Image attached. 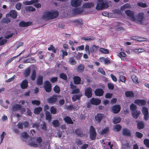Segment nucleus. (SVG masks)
I'll use <instances>...</instances> for the list:
<instances>
[{"label": "nucleus", "mask_w": 149, "mask_h": 149, "mask_svg": "<svg viewBox=\"0 0 149 149\" xmlns=\"http://www.w3.org/2000/svg\"><path fill=\"white\" fill-rule=\"evenodd\" d=\"M36 142L34 141V139L32 138L28 142V145L32 147H37L40 146V143L42 142V139L40 137L36 139Z\"/></svg>", "instance_id": "nucleus-5"}, {"label": "nucleus", "mask_w": 149, "mask_h": 149, "mask_svg": "<svg viewBox=\"0 0 149 149\" xmlns=\"http://www.w3.org/2000/svg\"><path fill=\"white\" fill-rule=\"evenodd\" d=\"M36 77V72L35 71H33L32 72V75L31 76V79L34 80H35Z\"/></svg>", "instance_id": "nucleus-62"}, {"label": "nucleus", "mask_w": 149, "mask_h": 149, "mask_svg": "<svg viewBox=\"0 0 149 149\" xmlns=\"http://www.w3.org/2000/svg\"><path fill=\"white\" fill-rule=\"evenodd\" d=\"M17 12L15 10H12L6 15V16L7 17H10L13 19H15L17 17Z\"/></svg>", "instance_id": "nucleus-10"}, {"label": "nucleus", "mask_w": 149, "mask_h": 149, "mask_svg": "<svg viewBox=\"0 0 149 149\" xmlns=\"http://www.w3.org/2000/svg\"><path fill=\"white\" fill-rule=\"evenodd\" d=\"M24 52V51H23L21 53H20L18 55L16 56H14L13 57H12V58H11L10 59H8L7 61L6 62V63L7 64H8V63H10L11 62H12L13 60H14L15 58H16V57H17L18 56H20L22 54L23 52Z\"/></svg>", "instance_id": "nucleus-32"}, {"label": "nucleus", "mask_w": 149, "mask_h": 149, "mask_svg": "<svg viewBox=\"0 0 149 149\" xmlns=\"http://www.w3.org/2000/svg\"><path fill=\"white\" fill-rule=\"evenodd\" d=\"M100 51L102 53L105 54H107L108 53V50L106 49L101 48L100 49Z\"/></svg>", "instance_id": "nucleus-52"}, {"label": "nucleus", "mask_w": 149, "mask_h": 149, "mask_svg": "<svg viewBox=\"0 0 149 149\" xmlns=\"http://www.w3.org/2000/svg\"><path fill=\"white\" fill-rule=\"evenodd\" d=\"M109 128L108 127H106L104 128L103 129L101 132V134H106L109 131Z\"/></svg>", "instance_id": "nucleus-47"}, {"label": "nucleus", "mask_w": 149, "mask_h": 149, "mask_svg": "<svg viewBox=\"0 0 149 149\" xmlns=\"http://www.w3.org/2000/svg\"><path fill=\"white\" fill-rule=\"evenodd\" d=\"M148 109L145 107L142 108V111L144 115V119L146 120H147L148 118Z\"/></svg>", "instance_id": "nucleus-11"}, {"label": "nucleus", "mask_w": 149, "mask_h": 149, "mask_svg": "<svg viewBox=\"0 0 149 149\" xmlns=\"http://www.w3.org/2000/svg\"><path fill=\"white\" fill-rule=\"evenodd\" d=\"M140 113V111H136L132 113V115L133 117L136 119L139 116Z\"/></svg>", "instance_id": "nucleus-26"}, {"label": "nucleus", "mask_w": 149, "mask_h": 149, "mask_svg": "<svg viewBox=\"0 0 149 149\" xmlns=\"http://www.w3.org/2000/svg\"><path fill=\"white\" fill-rule=\"evenodd\" d=\"M120 81L123 82H125L126 81V78L123 76L121 75L120 76Z\"/></svg>", "instance_id": "nucleus-59"}, {"label": "nucleus", "mask_w": 149, "mask_h": 149, "mask_svg": "<svg viewBox=\"0 0 149 149\" xmlns=\"http://www.w3.org/2000/svg\"><path fill=\"white\" fill-rule=\"evenodd\" d=\"M125 95L127 97H134V94L132 91H127L125 92Z\"/></svg>", "instance_id": "nucleus-31"}, {"label": "nucleus", "mask_w": 149, "mask_h": 149, "mask_svg": "<svg viewBox=\"0 0 149 149\" xmlns=\"http://www.w3.org/2000/svg\"><path fill=\"white\" fill-rule=\"evenodd\" d=\"M58 15V12L54 10L50 11H46L43 13L42 18L45 20H48L56 17Z\"/></svg>", "instance_id": "nucleus-2"}, {"label": "nucleus", "mask_w": 149, "mask_h": 149, "mask_svg": "<svg viewBox=\"0 0 149 149\" xmlns=\"http://www.w3.org/2000/svg\"><path fill=\"white\" fill-rule=\"evenodd\" d=\"M132 79L133 81L135 83L138 82V79L137 77L135 75H133L132 76Z\"/></svg>", "instance_id": "nucleus-48"}, {"label": "nucleus", "mask_w": 149, "mask_h": 149, "mask_svg": "<svg viewBox=\"0 0 149 149\" xmlns=\"http://www.w3.org/2000/svg\"><path fill=\"white\" fill-rule=\"evenodd\" d=\"M45 114L46 119L50 121L51 120V117L49 112L46 111Z\"/></svg>", "instance_id": "nucleus-38"}, {"label": "nucleus", "mask_w": 149, "mask_h": 149, "mask_svg": "<svg viewBox=\"0 0 149 149\" xmlns=\"http://www.w3.org/2000/svg\"><path fill=\"white\" fill-rule=\"evenodd\" d=\"M83 11L82 8H77L74 9L72 10V12L73 13L75 14H82Z\"/></svg>", "instance_id": "nucleus-16"}, {"label": "nucleus", "mask_w": 149, "mask_h": 149, "mask_svg": "<svg viewBox=\"0 0 149 149\" xmlns=\"http://www.w3.org/2000/svg\"><path fill=\"white\" fill-rule=\"evenodd\" d=\"M32 22H25L24 21L21 22L19 24V25L21 27H26L31 25Z\"/></svg>", "instance_id": "nucleus-21"}, {"label": "nucleus", "mask_w": 149, "mask_h": 149, "mask_svg": "<svg viewBox=\"0 0 149 149\" xmlns=\"http://www.w3.org/2000/svg\"><path fill=\"white\" fill-rule=\"evenodd\" d=\"M54 91L56 93H58L60 92V89L59 87L56 85L54 88Z\"/></svg>", "instance_id": "nucleus-57"}, {"label": "nucleus", "mask_w": 149, "mask_h": 149, "mask_svg": "<svg viewBox=\"0 0 149 149\" xmlns=\"http://www.w3.org/2000/svg\"><path fill=\"white\" fill-rule=\"evenodd\" d=\"M26 11L33 12L35 11L36 9L31 6H28L26 8Z\"/></svg>", "instance_id": "nucleus-33"}, {"label": "nucleus", "mask_w": 149, "mask_h": 149, "mask_svg": "<svg viewBox=\"0 0 149 149\" xmlns=\"http://www.w3.org/2000/svg\"><path fill=\"white\" fill-rule=\"evenodd\" d=\"M6 134V133L4 132H3L0 135V138L1 141H0V144L3 141L4 138V136Z\"/></svg>", "instance_id": "nucleus-40"}, {"label": "nucleus", "mask_w": 149, "mask_h": 149, "mask_svg": "<svg viewBox=\"0 0 149 149\" xmlns=\"http://www.w3.org/2000/svg\"><path fill=\"white\" fill-rule=\"evenodd\" d=\"M57 99V98L54 95L53 97L49 98L48 101L49 103H53L56 102Z\"/></svg>", "instance_id": "nucleus-27"}, {"label": "nucleus", "mask_w": 149, "mask_h": 149, "mask_svg": "<svg viewBox=\"0 0 149 149\" xmlns=\"http://www.w3.org/2000/svg\"><path fill=\"white\" fill-rule=\"evenodd\" d=\"M30 68H27L26 70L24 73V75L26 77H27L28 76L30 73Z\"/></svg>", "instance_id": "nucleus-50"}, {"label": "nucleus", "mask_w": 149, "mask_h": 149, "mask_svg": "<svg viewBox=\"0 0 149 149\" xmlns=\"http://www.w3.org/2000/svg\"><path fill=\"white\" fill-rule=\"evenodd\" d=\"M121 24L120 22H117L116 23V29L118 31H120V30H123V28L120 26V25Z\"/></svg>", "instance_id": "nucleus-29"}, {"label": "nucleus", "mask_w": 149, "mask_h": 149, "mask_svg": "<svg viewBox=\"0 0 149 149\" xmlns=\"http://www.w3.org/2000/svg\"><path fill=\"white\" fill-rule=\"evenodd\" d=\"M121 127L119 125H117L113 127L114 130L117 131H119L121 129Z\"/></svg>", "instance_id": "nucleus-45"}, {"label": "nucleus", "mask_w": 149, "mask_h": 149, "mask_svg": "<svg viewBox=\"0 0 149 149\" xmlns=\"http://www.w3.org/2000/svg\"><path fill=\"white\" fill-rule=\"evenodd\" d=\"M71 88L72 89L71 93L74 94L72 97V99L73 102L77 100H79L81 96V93H79V89L76 87L75 85H74L72 83L70 84Z\"/></svg>", "instance_id": "nucleus-3"}, {"label": "nucleus", "mask_w": 149, "mask_h": 149, "mask_svg": "<svg viewBox=\"0 0 149 149\" xmlns=\"http://www.w3.org/2000/svg\"><path fill=\"white\" fill-rule=\"evenodd\" d=\"M92 89L90 87L87 88L85 91V94L87 97L89 98L92 95Z\"/></svg>", "instance_id": "nucleus-14"}, {"label": "nucleus", "mask_w": 149, "mask_h": 149, "mask_svg": "<svg viewBox=\"0 0 149 149\" xmlns=\"http://www.w3.org/2000/svg\"><path fill=\"white\" fill-rule=\"evenodd\" d=\"M134 103L138 105L142 106L146 104V101L144 100H134Z\"/></svg>", "instance_id": "nucleus-15"}, {"label": "nucleus", "mask_w": 149, "mask_h": 149, "mask_svg": "<svg viewBox=\"0 0 149 149\" xmlns=\"http://www.w3.org/2000/svg\"><path fill=\"white\" fill-rule=\"evenodd\" d=\"M60 77L64 80H66L67 79V76L64 73H61L60 74Z\"/></svg>", "instance_id": "nucleus-63"}, {"label": "nucleus", "mask_w": 149, "mask_h": 149, "mask_svg": "<svg viewBox=\"0 0 149 149\" xmlns=\"http://www.w3.org/2000/svg\"><path fill=\"white\" fill-rule=\"evenodd\" d=\"M21 139L23 141H26L28 144V142L30 139H32V138H29L27 134L25 132H24L22 134Z\"/></svg>", "instance_id": "nucleus-9"}, {"label": "nucleus", "mask_w": 149, "mask_h": 149, "mask_svg": "<svg viewBox=\"0 0 149 149\" xmlns=\"http://www.w3.org/2000/svg\"><path fill=\"white\" fill-rule=\"evenodd\" d=\"M94 39V38L92 37H83L81 38V40H90Z\"/></svg>", "instance_id": "nucleus-54"}, {"label": "nucleus", "mask_w": 149, "mask_h": 149, "mask_svg": "<svg viewBox=\"0 0 149 149\" xmlns=\"http://www.w3.org/2000/svg\"><path fill=\"white\" fill-rule=\"evenodd\" d=\"M120 118L118 116L115 117L113 119V122L115 124L119 123L120 122Z\"/></svg>", "instance_id": "nucleus-35"}, {"label": "nucleus", "mask_w": 149, "mask_h": 149, "mask_svg": "<svg viewBox=\"0 0 149 149\" xmlns=\"http://www.w3.org/2000/svg\"><path fill=\"white\" fill-rule=\"evenodd\" d=\"M131 8V5L128 3H126L123 6L121 7V9L123 10L125 8Z\"/></svg>", "instance_id": "nucleus-42"}, {"label": "nucleus", "mask_w": 149, "mask_h": 149, "mask_svg": "<svg viewBox=\"0 0 149 149\" xmlns=\"http://www.w3.org/2000/svg\"><path fill=\"white\" fill-rule=\"evenodd\" d=\"M50 111L51 113L56 114V110L54 107H52L50 108Z\"/></svg>", "instance_id": "nucleus-53"}, {"label": "nucleus", "mask_w": 149, "mask_h": 149, "mask_svg": "<svg viewBox=\"0 0 149 149\" xmlns=\"http://www.w3.org/2000/svg\"><path fill=\"white\" fill-rule=\"evenodd\" d=\"M109 5L106 1H104V0H97V3L96 9L97 10H102L108 8Z\"/></svg>", "instance_id": "nucleus-4"}, {"label": "nucleus", "mask_w": 149, "mask_h": 149, "mask_svg": "<svg viewBox=\"0 0 149 149\" xmlns=\"http://www.w3.org/2000/svg\"><path fill=\"white\" fill-rule=\"evenodd\" d=\"M28 86V81L27 80H24L22 81L21 84V88L23 89H25Z\"/></svg>", "instance_id": "nucleus-24"}, {"label": "nucleus", "mask_w": 149, "mask_h": 149, "mask_svg": "<svg viewBox=\"0 0 149 149\" xmlns=\"http://www.w3.org/2000/svg\"><path fill=\"white\" fill-rule=\"evenodd\" d=\"M144 144L148 147H149V140L147 139H145L144 140Z\"/></svg>", "instance_id": "nucleus-58"}, {"label": "nucleus", "mask_w": 149, "mask_h": 149, "mask_svg": "<svg viewBox=\"0 0 149 149\" xmlns=\"http://www.w3.org/2000/svg\"><path fill=\"white\" fill-rule=\"evenodd\" d=\"M73 79L74 83L76 84H79L81 81V78L78 76H75L74 77Z\"/></svg>", "instance_id": "nucleus-28"}, {"label": "nucleus", "mask_w": 149, "mask_h": 149, "mask_svg": "<svg viewBox=\"0 0 149 149\" xmlns=\"http://www.w3.org/2000/svg\"><path fill=\"white\" fill-rule=\"evenodd\" d=\"M52 123L53 125L55 127L58 126L59 125V121L57 120L53 121Z\"/></svg>", "instance_id": "nucleus-51"}, {"label": "nucleus", "mask_w": 149, "mask_h": 149, "mask_svg": "<svg viewBox=\"0 0 149 149\" xmlns=\"http://www.w3.org/2000/svg\"><path fill=\"white\" fill-rule=\"evenodd\" d=\"M6 40L2 37L0 38V46L4 45L6 42Z\"/></svg>", "instance_id": "nucleus-44"}, {"label": "nucleus", "mask_w": 149, "mask_h": 149, "mask_svg": "<svg viewBox=\"0 0 149 149\" xmlns=\"http://www.w3.org/2000/svg\"><path fill=\"white\" fill-rule=\"evenodd\" d=\"M102 143V146L104 148L103 149H108L109 148L112 149V145H111V143L110 142H107V140L105 139L103 141Z\"/></svg>", "instance_id": "nucleus-7"}, {"label": "nucleus", "mask_w": 149, "mask_h": 149, "mask_svg": "<svg viewBox=\"0 0 149 149\" xmlns=\"http://www.w3.org/2000/svg\"><path fill=\"white\" fill-rule=\"evenodd\" d=\"M69 63L72 65H74L76 63V62L73 58H70L69 59Z\"/></svg>", "instance_id": "nucleus-49"}, {"label": "nucleus", "mask_w": 149, "mask_h": 149, "mask_svg": "<svg viewBox=\"0 0 149 149\" xmlns=\"http://www.w3.org/2000/svg\"><path fill=\"white\" fill-rule=\"evenodd\" d=\"M125 13L132 21L139 24H143L142 22L143 19L144 13H139L138 18L136 20V19L134 15V12L133 11L130 10H127L125 11Z\"/></svg>", "instance_id": "nucleus-1"}, {"label": "nucleus", "mask_w": 149, "mask_h": 149, "mask_svg": "<svg viewBox=\"0 0 149 149\" xmlns=\"http://www.w3.org/2000/svg\"><path fill=\"white\" fill-rule=\"evenodd\" d=\"M130 109L132 111L135 110L136 108V106L134 104H132L130 106Z\"/></svg>", "instance_id": "nucleus-55"}, {"label": "nucleus", "mask_w": 149, "mask_h": 149, "mask_svg": "<svg viewBox=\"0 0 149 149\" xmlns=\"http://www.w3.org/2000/svg\"><path fill=\"white\" fill-rule=\"evenodd\" d=\"M90 138L92 140H94L96 136V132L95 129L93 126H91L90 129Z\"/></svg>", "instance_id": "nucleus-8"}, {"label": "nucleus", "mask_w": 149, "mask_h": 149, "mask_svg": "<svg viewBox=\"0 0 149 149\" xmlns=\"http://www.w3.org/2000/svg\"><path fill=\"white\" fill-rule=\"evenodd\" d=\"M74 22L77 25H81L83 24L82 21L80 20H77L75 21Z\"/></svg>", "instance_id": "nucleus-60"}, {"label": "nucleus", "mask_w": 149, "mask_h": 149, "mask_svg": "<svg viewBox=\"0 0 149 149\" xmlns=\"http://www.w3.org/2000/svg\"><path fill=\"white\" fill-rule=\"evenodd\" d=\"M43 77L42 76H39L38 77L37 84L38 85H40L42 83Z\"/></svg>", "instance_id": "nucleus-41"}, {"label": "nucleus", "mask_w": 149, "mask_h": 149, "mask_svg": "<svg viewBox=\"0 0 149 149\" xmlns=\"http://www.w3.org/2000/svg\"><path fill=\"white\" fill-rule=\"evenodd\" d=\"M12 110L13 113L19 110L22 113H23L25 111V108H22L20 105L17 104L12 105Z\"/></svg>", "instance_id": "nucleus-6"}, {"label": "nucleus", "mask_w": 149, "mask_h": 149, "mask_svg": "<svg viewBox=\"0 0 149 149\" xmlns=\"http://www.w3.org/2000/svg\"><path fill=\"white\" fill-rule=\"evenodd\" d=\"M95 93L96 95L101 96L103 95L104 91L102 89L97 88L95 90Z\"/></svg>", "instance_id": "nucleus-20"}, {"label": "nucleus", "mask_w": 149, "mask_h": 149, "mask_svg": "<svg viewBox=\"0 0 149 149\" xmlns=\"http://www.w3.org/2000/svg\"><path fill=\"white\" fill-rule=\"evenodd\" d=\"M49 145L45 144L42 147V149H50Z\"/></svg>", "instance_id": "nucleus-64"}, {"label": "nucleus", "mask_w": 149, "mask_h": 149, "mask_svg": "<svg viewBox=\"0 0 149 149\" xmlns=\"http://www.w3.org/2000/svg\"><path fill=\"white\" fill-rule=\"evenodd\" d=\"M84 68V65L80 64L78 66L77 69L78 71L82 72L83 71Z\"/></svg>", "instance_id": "nucleus-36"}, {"label": "nucleus", "mask_w": 149, "mask_h": 149, "mask_svg": "<svg viewBox=\"0 0 149 149\" xmlns=\"http://www.w3.org/2000/svg\"><path fill=\"white\" fill-rule=\"evenodd\" d=\"M75 133L76 134L80 137L82 136L81 134L82 132L80 129H78L75 130Z\"/></svg>", "instance_id": "nucleus-46"}, {"label": "nucleus", "mask_w": 149, "mask_h": 149, "mask_svg": "<svg viewBox=\"0 0 149 149\" xmlns=\"http://www.w3.org/2000/svg\"><path fill=\"white\" fill-rule=\"evenodd\" d=\"M133 51L135 52L136 53H141L145 51L142 48H136L133 49Z\"/></svg>", "instance_id": "nucleus-39"}, {"label": "nucleus", "mask_w": 149, "mask_h": 149, "mask_svg": "<svg viewBox=\"0 0 149 149\" xmlns=\"http://www.w3.org/2000/svg\"><path fill=\"white\" fill-rule=\"evenodd\" d=\"M144 124L143 122L142 121L139 122L137 123V127L139 129H141L143 128Z\"/></svg>", "instance_id": "nucleus-43"}, {"label": "nucleus", "mask_w": 149, "mask_h": 149, "mask_svg": "<svg viewBox=\"0 0 149 149\" xmlns=\"http://www.w3.org/2000/svg\"><path fill=\"white\" fill-rule=\"evenodd\" d=\"M90 102L92 104L98 105L101 103V100L98 99L93 98L91 99Z\"/></svg>", "instance_id": "nucleus-17"}, {"label": "nucleus", "mask_w": 149, "mask_h": 149, "mask_svg": "<svg viewBox=\"0 0 149 149\" xmlns=\"http://www.w3.org/2000/svg\"><path fill=\"white\" fill-rule=\"evenodd\" d=\"M120 106L119 105H117L112 107V110L113 113H116L120 111Z\"/></svg>", "instance_id": "nucleus-18"}, {"label": "nucleus", "mask_w": 149, "mask_h": 149, "mask_svg": "<svg viewBox=\"0 0 149 149\" xmlns=\"http://www.w3.org/2000/svg\"><path fill=\"white\" fill-rule=\"evenodd\" d=\"M51 85L50 82L47 81L45 83L44 88L46 91L49 92L51 90Z\"/></svg>", "instance_id": "nucleus-13"}, {"label": "nucleus", "mask_w": 149, "mask_h": 149, "mask_svg": "<svg viewBox=\"0 0 149 149\" xmlns=\"http://www.w3.org/2000/svg\"><path fill=\"white\" fill-rule=\"evenodd\" d=\"M123 134L124 135L129 136L130 134V131L126 129H124L123 130Z\"/></svg>", "instance_id": "nucleus-34"}, {"label": "nucleus", "mask_w": 149, "mask_h": 149, "mask_svg": "<svg viewBox=\"0 0 149 149\" xmlns=\"http://www.w3.org/2000/svg\"><path fill=\"white\" fill-rule=\"evenodd\" d=\"M137 5L138 6L143 8L146 7L147 5L145 3H143L142 2H139L137 3Z\"/></svg>", "instance_id": "nucleus-56"}, {"label": "nucleus", "mask_w": 149, "mask_h": 149, "mask_svg": "<svg viewBox=\"0 0 149 149\" xmlns=\"http://www.w3.org/2000/svg\"><path fill=\"white\" fill-rule=\"evenodd\" d=\"M94 5V3L93 2L86 3L83 5V7L84 8H91Z\"/></svg>", "instance_id": "nucleus-22"}, {"label": "nucleus", "mask_w": 149, "mask_h": 149, "mask_svg": "<svg viewBox=\"0 0 149 149\" xmlns=\"http://www.w3.org/2000/svg\"><path fill=\"white\" fill-rule=\"evenodd\" d=\"M64 120L65 122L67 123L73 124V123L71 118L68 116H66L64 118Z\"/></svg>", "instance_id": "nucleus-25"}, {"label": "nucleus", "mask_w": 149, "mask_h": 149, "mask_svg": "<svg viewBox=\"0 0 149 149\" xmlns=\"http://www.w3.org/2000/svg\"><path fill=\"white\" fill-rule=\"evenodd\" d=\"M103 117V114L101 113H98L95 116V118L96 121L97 123H100L101 122Z\"/></svg>", "instance_id": "nucleus-19"}, {"label": "nucleus", "mask_w": 149, "mask_h": 149, "mask_svg": "<svg viewBox=\"0 0 149 149\" xmlns=\"http://www.w3.org/2000/svg\"><path fill=\"white\" fill-rule=\"evenodd\" d=\"M36 61L33 58H31L28 59L24 61V63H34Z\"/></svg>", "instance_id": "nucleus-30"}, {"label": "nucleus", "mask_w": 149, "mask_h": 149, "mask_svg": "<svg viewBox=\"0 0 149 149\" xmlns=\"http://www.w3.org/2000/svg\"><path fill=\"white\" fill-rule=\"evenodd\" d=\"M32 103L33 104H36L37 105H39L40 104V102L39 101L36 100L32 101Z\"/></svg>", "instance_id": "nucleus-61"}, {"label": "nucleus", "mask_w": 149, "mask_h": 149, "mask_svg": "<svg viewBox=\"0 0 149 149\" xmlns=\"http://www.w3.org/2000/svg\"><path fill=\"white\" fill-rule=\"evenodd\" d=\"M42 111V108L40 107L36 108L35 109L34 112L36 114H39Z\"/></svg>", "instance_id": "nucleus-37"}, {"label": "nucleus", "mask_w": 149, "mask_h": 149, "mask_svg": "<svg viewBox=\"0 0 149 149\" xmlns=\"http://www.w3.org/2000/svg\"><path fill=\"white\" fill-rule=\"evenodd\" d=\"M38 0H31L29 1H25L24 2V3L25 5H30L33 4L34 3H38Z\"/></svg>", "instance_id": "nucleus-23"}, {"label": "nucleus", "mask_w": 149, "mask_h": 149, "mask_svg": "<svg viewBox=\"0 0 149 149\" xmlns=\"http://www.w3.org/2000/svg\"><path fill=\"white\" fill-rule=\"evenodd\" d=\"M81 0H71V4L73 7H78L81 5Z\"/></svg>", "instance_id": "nucleus-12"}]
</instances>
